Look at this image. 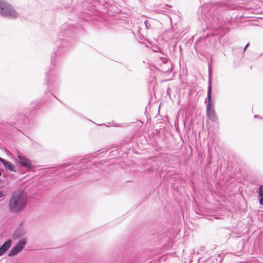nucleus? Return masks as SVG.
<instances>
[{"mask_svg":"<svg viewBox=\"0 0 263 263\" xmlns=\"http://www.w3.org/2000/svg\"><path fill=\"white\" fill-rule=\"evenodd\" d=\"M83 33L84 28L78 24L77 25H72L65 23L60 27L59 33V39L55 43L56 46L60 48H67L70 44V40L67 39L71 38L75 33Z\"/></svg>","mask_w":263,"mask_h":263,"instance_id":"f257e3e1","label":"nucleus"},{"mask_svg":"<svg viewBox=\"0 0 263 263\" xmlns=\"http://www.w3.org/2000/svg\"><path fill=\"white\" fill-rule=\"evenodd\" d=\"M27 197L23 192L16 190L12 192L8 203L10 212L18 213L23 210L27 203Z\"/></svg>","mask_w":263,"mask_h":263,"instance_id":"f03ea898","label":"nucleus"},{"mask_svg":"<svg viewBox=\"0 0 263 263\" xmlns=\"http://www.w3.org/2000/svg\"><path fill=\"white\" fill-rule=\"evenodd\" d=\"M212 86L211 84V72L209 70V80L208 88L207 99L208 103L206 105V115L208 118L212 122H215L217 120V117L214 108V105L212 101Z\"/></svg>","mask_w":263,"mask_h":263,"instance_id":"7ed1b4c3","label":"nucleus"},{"mask_svg":"<svg viewBox=\"0 0 263 263\" xmlns=\"http://www.w3.org/2000/svg\"><path fill=\"white\" fill-rule=\"evenodd\" d=\"M0 15L7 18L15 19L18 13L13 7L5 0H0Z\"/></svg>","mask_w":263,"mask_h":263,"instance_id":"20e7f679","label":"nucleus"},{"mask_svg":"<svg viewBox=\"0 0 263 263\" xmlns=\"http://www.w3.org/2000/svg\"><path fill=\"white\" fill-rule=\"evenodd\" d=\"M158 62H162V64L160 65L158 69L163 73L171 72L172 69V65L171 63L168 62V55L163 53L162 50L158 52V55L156 58Z\"/></svg>","mask_w":263,"mask_h":263,"instance_id":"39448f33","label":"nucleus"},{"mask_svg":"<svg viewBox=\"0 0 263 263\" xmlns=\"http://www.w3.org/2000/svg\"><path fill=\"white\" fill-rule=\"evenodd\" d=\"M224 6L221 4H218L210 8L209 5L204 6L202 9H209V13L210 14L213 13V20L215 19L219 21L220 16L222 15L223 10H224Z\"/></svg>","mask_w":263,"mask_h":263,"instance_id":"423d86ee","label":"nucleus"},{"mask_svg":"<svg viewBox=\"0 0 263 263\" xmlns=\"http://www.w3.org/2000/svg\"><path fill=\"white\" fill-rule=\"evenodd\" d=\"M18 159L19 163L23 166L29 169L32 167V165L31 161L26 157L18 155Z\"/></svg>","mask_w":263,"mask_h":263,"instance_id":"0eeeda50","label":"nucleus"},{"mask_svg":"<svg viewBox=\"0 0 263 263\" xmlns=\"http://www.w3.org/2000/svg\"><path fill=\"white\" fill-rule=\"evenodd\" d=\"M191 45V44L190 42V41H182L181 43L178 42L177 43L175 46H174V49H176L177 48H179V49H186L188 48H190V46Z\"/></svg>","mask_w":263,"mask_h":263,"instance_id":"6e6552de","label":"nucleus"},{"mask_svg":"<svg viewBox=\"0 0 263 263\" xmlns=\"http://www.w3.org/2000/svg\"><path fill=\"white\" fill-rule=\"evenodd\" d=\"M12 240L9 239L5 241L2 246L0 247V256L5 253L11 247Z\"/></svg>","mask_w":263,"mask_h":263,"instance_id":"1a4fd4ad","label":"nucleus"},{"mask_svg":"<svg viewBox=\"0 0 263 263\" xmlns=\"http://www.w3.org/2000/svg\"><path fill=\"white\" fill-rule=\"evenodd\" d=\"M0 161L3 163L4 166L6 168L9 170L11 172L14 171V166L11 164V162H10L8 161H7L6 160L3 159L0 157Z\"/></svg>","mask_w":263,"mask_h":263,"instance_id":"9d476101","label":"nucleus"},{"mask_svg":"<svg viewBox=\"0 0 263 263\" xmlns=\"http://www.w3.org/2000/svg\"><path fill=\"white\" fill-rule=\"evenodd\" d=\"M26 245V241L25 239H21L15 245L16 247L21 251Z\"/></svg>","mask_w":263,"mask_h":263,"instance_id":"9b49d317","label":"nucleus"},{"mask_svg":"<svg viewBox=\"0 0 263 263\" xmlns=\"http://www.w3.org/2000/svg\"><path fill=\"white\" fill-rule=\"evenodd\" d=\"M21 251L15 246L8 253V256L10 257L13 256L18 254Z\"/></svg>","mask_w":263,"mask_h":263,"instance_id":"f8f14e48","label":"nucleus"},{"mask_svg":"<svg viewBox=\"0 0 263 263\" xmlns=\"http://www.w3.org/2000/svg\"><path fill=\"white\" fill-rule=\"evenodd\" d=\"M258 197L259 198V203L263 205V185H260L258 191Z\"/></svg>","mask_w":263,"mask_h":263,"instance_id":"ddd939ff","label":"nucleus"},{"mask_svg":"<svg viewBox=\"0 0 263 263\" xmlns=\"http://www.w3.org/2000/svg\"><path fill=\"white\" fill-rule=\"evenodd\" d=\"M24 235V232L22 230L21 228L17 229L14 234H13V237L14 238H20L21 237Z\"/></svg>","mask_w":263,"mask_h":263,"instance_id":"4468645a","label":"nucleus"},{"mask_svg":"<svg viewBox=\"0 0 263 263\" xmlns=\"http://www.w3.org/2000/svg\"><path fill=\"white\" fill-rule=\"evenodd\" d=\"M204 50H196V53L199 58L203 60L204 58L208 59V56L203 54Z\"/></svg>","mask_w":263,"mask_h":263,"instance_id":"2eb2a0df","label":"nucleus"},{"mask_svg":"<svg viewBox=\"0 0 263 263\" xmlns=\"http://www.w3.org/2000/svg\"><path fill=\"white\" fill-rule=\"evenodd\" d=\"M144 23L146 29H149L151 28V24L148 20H145Z\"/></svg>","mask_w":263,"mask_h":263,"instance_id":"dca6fc26","label":"nucleus"},{"mask_svg":"<svg viewBox=\"0 0 263 263\" xmlns=\"http://www.w3.org/2000/svg\"><path fill=\"white\" fill-rule=\"evenodd\" d=\"M52 77L53 76H51V78L48 79H46V84H47V85L48 86V88H49L50 86V85H51V83L50 84V81L52 82V80H53Z\"/></svg>","mask_w":263,"mask_h":263,"instance_id":"f3484780","label":"nucleus"},{"mask_svg":"<svg viewBox=\"0 0 263 263\" xmlns=\"http://www.w3.org/2000/svg\"><path fill=\"white\" fill-rule=\"evenodd\" d=\"M55 53H54L53 54H52L51 55V62L53 63L54 61H55V58H54V56L55 55Z\"/></svg>","mask_w":263,"mask_h":263,"instance_id":"a211bd4d","label":"nucleus"},{"mask_svg":"<svg viewBox=\"0 0 263 263\" xmlns=\"http://www.w3.org/2000/svg\"><path fill=\"white\" fill-rule=\"evenodd\" d=\"M249 45H250V43H247V44L246 45V46L243 48V49H247L248 48V47H249Z\"/></svg>","mask_w":263,"mask_h":263,"instance_id":"6ab92c4d","label":"nucleus"},{"mask_svg":"<svg viewBox=\"0 0 263 263\" xmlns=\"http://www.w3.org/2000/svg\"><path fill=\"white\" fill-rule=\"evenodd\" d=\"M4 197V194L3 192H2L1 191H0V198H2Z\"/></svg>","mask_w":263,"mask_h":263,"instance_id":"aec40b11","label":"nucleus"},{"mask_svg":"<svg viewBox=\"0 0 263 263\" xmlns=\"http://www.w3.org/2000/svg\"><path fill=\"white\" fill-rule=\"evenodd\" d=\"M259 115H255L254 118H258V117H259Z\"/></svg>","mask_w":263,"mask_h":263,"instance_id":"412c9836","label":"nucleus"},{"mask_svg":"<svg viewBox=\"0 0 263 263\" xmlns=\"http://www.w3.org/2000/svg\"><path fill=\"white\" fill-rule=\"evenodd\" d=\"M208 154H209V156H210V155H211V154H210V151H209Z\"/></svg>","mask_w":263,"mask_h":263,"instance_id":"4be33fe9","label":"nucleus"},{"mask_svg":"<svg viewBox=\"0 0 263 263\" xmlns=\"http://www.w3.org/2000/svg\"><path fill=\"white\" fill-rule=\"evenodd\" d=\"M46 74H47V77H48V72H46Z\"/></svg>","mask_w":263,"mask_h":263,"instance_id":"5701e85b","label":"nucleus"}]
</instances>
